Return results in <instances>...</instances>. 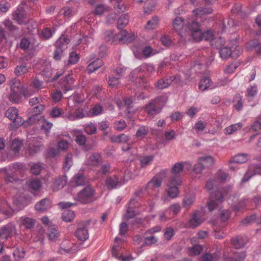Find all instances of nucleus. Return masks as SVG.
I'll use <instances>...</instances> for the list:
<instances>
[{
  "label": "nucleus",
  "mask_w": 261,
  "mask_h": 261,
  "mask_svg": "<svg viewBox=\"0 0 261 261\" xmlns=\"http://www.w3.org/2000/svg\"><path fill=\"white\" fill-rule=\"evenodd\" d=\"M225 43V40L221 37H215L211 41V45L214 48H222L221 46L224 45Z\"/></svg>",
  "instance_id": "41"
},
{
  "label": "nucleus",
  "mask_w": 261,
  "mask_h": 261,
  "mask_svg": "<svg viewBox=\"0 0 261 261\" xmlns=\"http://www.w3.org/2000/svg\"><path fill=\"white\" fill-rule=\"evenodd\" d=\"M148 128L146 126H140L137 130L136 136L139 139L144 138L148 133Z\"/></svg>",
  "instance_id": "40"
},
{
  "label": "nucleus",
  "mask_w": 261,
  "mask_h": 261,
  "mask_svg": "<svg viewBox=\"0 0 261 261\" xmlns=\"http://www.w3.org/2000/svg\"><path fill=\"white\" fill-rule=\"evenodd\" d=\"M219 54L220 57L223 59H226L229 57L232 58L231 50L227 47L221 48L219 50Z\"/></svg>",
  "instance_id": "42"
},
{
  "label": "nucleus",
  "mask_w": 261,
  "mask_h": 261,
  "mask_svg": "<svg viewBox=\"0 0 261 261\" xmlns=\"http://www.w3.org/2000/svg\"><path fill=\"white\" fill-rule=\"evenodd\" d=\"M190 36H192L194 40L199 41L202 39L203 32L199 29L189 34L188 37Z\"/></svg>",
  "instance_id": "56"
},
{
  "label": "nucleus",
  "mask_w": 261,
  "mask_h": 261,
  "mask_svg": "<svg viewBox=\"0 0 261 261\" xmlns=\"http://www.w3.org/2000/svg\"><path fill=\"white\" fill-rule=\"evenodd\" d=\"M142 53L143 56L147 58L155 55L158 53V51L156 50H153L150 46H146L143 48Z\"/></svg>",
  "instance_id": "48"
},
{
  "label": "nucleus",
  "mask_w": 261,
  "mask_h": 261,
  "mask_svg": "<svg viewBox=\"0 0 261 261\" xmlns=\"http://www.w3.org/2000/svg\"><path fill=\"white\" fill-rule=\"evenodd\" d=\"M212 83V81L209 77H204L200 81L199 89L202 91H204L210 87Z\"/></svg>",
  "instance_id": "36"
},
{
  "label": "nucleus",
  "mask_w": 261,
  "mask_h": 261,
  "mask_svg": "<svg viewBox=\"0 0 261 261\" xmlns=\"http://www.w3.org/2000/svg\"><path fill=\"white\" fill-rule=\"evenodd\" d=\"M122 183L119 180L117 175L110 176L106 178L105 181V186L108 189H113L116 188L117 186H120Z\"/></svg>",
  "instance_id": "14"
},
{
  "label": "nucleus",
  "mask_w": 261,
  "mask_h": 261,
  "mask_svg": "<svg viewBox=\"0 0 261 261\" xmlns=\"http://www.w3.org/2000/svg\"><path fill=\"white\" fill-rule=\"evenodd\" d=\"M193 13L197 16H201L205 14H211L213 12L212 9L210 7L206 8L200 7L194 10Z\"/></svg>",
  "instance_id": "34"
},
{
  "label": "nucleus",
  "mask_w": 261,
  "mask_h": 261,
  "mask_svg": "<svg viewBox=\"0 0 261 261\" xmlns=\"http://www.w3.org/2000/svg\"><path fill=\"white\" fill-rule=\"evenodd\" d=\"M37 140L38 139L37 138H34L32 140L33 143L32 146H30L28 147V150L30 154L33 155L40 150L42 144L40 142H37Z\"/></svg>",
  "instance_id": "25"
},
{
  "label": "nucleus",
  "mask_w": 261,
  "mask_h": 261,
  "mask_svg": "<svg viewBox=\"0 0 261 261\" xmlns=\"http://www.w3.org/2000/svg\"><path fill=\"white\" fill-rule=\"evenodd\" d=\"M128 16L127 14L121 15L118 20V27L119 29L124 28L128 23Z\"/></svg>",
  "instance_id": "44"
},
{
  "label": "nucleus",
  "mask_w": 261,
  "mask_h": 261,
  "mask_svg": "<svg viewBox=\"0 0 261 261\" xmlns=\"http://www.w3.org/2000/svg\"><path fill=\"white\" fill-rule=\"evenodd\" d=\"M115 242L117 244L114 245L112 249V255L115 258H117L118 257H120V255L121 253H123L122 249V247L119 244V243L122 242V240L121 239L118 238H116L115 239Z\"/></svg>",
  "instance_id": "21"
},
{
  "label": "nucleus",
  "mask_w": 261,
  "mask_h": 261,
  "mask_svg": "<svg viewBox=\"0 0 261 261\" xmlns=\"http://www.w3.org/2000/svg\"><path fill=\"white\" fill-rule=\"evenodd\" d=\"M91 221L87 220L79 224L75 232V236L78 240L85 241L89 238L88 228Z\"/></svg>",
  "instance_id": "7"
},
{
  "label": "nucleus",
  "mask_w": 261,
  "mask_h": 261,
  "mask_svg": "<svg viewBox=\"0 0 261 261\" xmlns=\"http://www.w3.org/2000/svg\"><path fill=\"white\" fill-rule=\"evenodd\" d=\"M112 2H116V4H114V7L118 13H122L126 10V7L123 3L121 2V0H111Z\"/></svg>",
  "instance_id": "46"
},
{
  "label": "nucleus",
  "mask_w": 261,
  "mask_h": 261,
  "mask_svg": "<svg viewBox=\"0 0 261 261\" xmlns=\"http://www.w3.org/2000/svg\"><path fill=\"white\" fill-rule=\"evenodd\" d=\"M96 127L94 124L90 123L85 125V130L88 135H93L96 132Z\"/></svg>",
  "instance_id": "60"
},
{
  "label": "nucleus",
  "mask_w": 261,
  "mask_h": 261,
  "mask_svg": "<svg viewBox=\"0 0 261 261\" xmlns=\"http://www.w3.org/2000/svg\"><path fill=\"white\" fill-rule=\"evenodd\" d=\"M94 193V190L88 186L74 196V199L83 204H88L95 200Z\"/></svg>",
  "instance_id": "2"
},
{
  "label": "nucleus",
  "mask_w": 261,
  "mask_h": 261,
  "mask_svg": "<svg viewBox=\"0 0 261 261\" xmlns=\"http://www.w3.org/2000/svg\"><path fill=\"white\" fill-rule=\"evenodd\" d=\"M117 34L114 35V32L111 31H108L105 32L104 37L107 41L115 42L118 39L116 37Z\"/></svg>",
  "instance_id": "52"
},
{
  "label": "nucleus",
  "mask_w": 261,
  "mask_h": 261,
  "mask_svg": "<svg viewBox=\"0 0 261 261\" xmlns=\"http://www.w3.org/2000/svg\"><path fill=\"white\" fill-rule=\"evenodd\" d=\"M10 86L11 91L9 95V99L13 103L20 102L22 95L24 97H29L31 95L27 88L24 87L20 81L17 79H12L10 82Z\"/></svg>",
  "instance_id": "1"
},
{
  "label": "nucleus",
  "mask_w": 261,
  "mask_h": 261,
  "mask_svg": "<svg viewBox=\"0 0 261 261\" xmlns=\"http://www.w3.org/2000/svg\"><path fill=\"white\" fill-rule=\"evenodd\" d=\"M167 210L171 214L172 217L177 215L181 210V206L179 203H174L171 204Z\"/></svg>",
  "instance_id": "43"
},
{
  "label": "nucleus",
  "mask_w": 261,
  "mask_h": 261,
  "mask_svg": "<svg viewBox=\"0 0 261 261\" xmlns=\"http://www.w3.org/2000/svg\"><path fill=\"white\" fill-rule=\"evenodd\" d=\"M103 65V61L100 59H97L96 60L90 63L87 67V71L88 73H91Z\"/></svg>",
  "instance_id": "20"
},
{
  "label": "nucleus",
  "mask_w": 261,
  "mask_h": 261,
  "mask_svg": "<svg viewBox=\"0 0 261 261\" xmlns=\"http://www.w3.org/2000/svg\"><path fill=\"white\" fill-rule=\"evenodd\" d=\"M155 6V2L153 0H150L146 4L144 7V12L145 13H149L153 11Z\"/></svg>",
  "instance_id": "59"
},
{
  "label": "nucleus",
  "mask_w": 261,
  "mask_h": 261,
  "mask_svg": "<svg viewBox=\"0 0 261 261\" xmlns=\"http://www.w3.org/2000/svg\"><path fill=\"white\" fill-rule=\"evenodd\" d=\"M21 142L17 139L14 140L11 145V149L15 152L16 153L19 151L21 147Z\"/></svg>",
  "instance_id": "62"
},
{
  "label": "nucleus",
  "mask_w": 261,
  "mask_h": 261,
  "mask_svg": "<svg viewBox=\"0 0 261 261\" xmlns=\"http://www.w3.org/2000/svg\"><path fill=\"white\" fill-rule=\"evenodd\" d=\"M41 124L40 126V127L41 129L44 130L46 133V135L48 136V132L49 130L53 126V124L48 121H47L46 120L44 119V118H42L41 122Z\"/></svg>",
  "instance_id": "54"
},
{
  "label": "nucleus",
  "mask_w": 261,
  "mask_h": 261,
  "mask_svg": "<svg viewBox=\"0 0 261 261\" xmlns=\"http://www.w3.org/2000/svg\"><path fill=\"white\" fill-rule=\"evenodd\" d=\"M72 164V154H68L66 157L65 163L63 166V168L65 171L69 170Z\"/></svg>",
  "instance_id": "55"
},
{
  "label": "nucleus",
  "mask_w": 261,
  "mask_h": 261,
  "mask_svg": "<svg viewBox=\"0 0 261 261\" xmlns=\"http://www.w3.org/2000/svg\"><path fill=\"white\" fill-rule=\"evenodd\" d=\"M101 162L100 155L99 153L95 152L91 154L89 159L86 161L88 166H97Z\"/></svg>",
  "instance_id": "16"
},
{
  "label": "nucleus",
  "mask_w": 261,
  "mask_h": 261,
  "mask_svg": "<svg viewBox=\"0 0 261 261\" xmlns=\"http://www.w3.org/2000/svg\"><path fill=\"white\" fill-rule=\"evenodd\" d=\"M172 81V77L161 79L155 84V86L159 89H163L168 87Z\"/></svg>",
  "instance_id": "26"
},
{
  "label": "nucleus",
  "mask_w": 261,
  "mask_h": 261,
  "mask_svg": "<svg viewBox=\"0 0 261 261\" xmlns=\"http://www.w3.org/2000/svg\"><path fill=\"white\" fill-rule=\"evenodd\" d=\"M232 245L237 249L243 247L246 242L244 241L242 238L236 237L231 239Z\"/></svg>",
  "instance_id": "38"
},
{
  "label": "nucleus",
  "mask_w": 261,
  "mask_h": 261,
  "mask_svg": "<svg viewBox=\"0 0 261 261\" xmlns=\"http://www.w3.org/2000/svg\"><path fill=\"white\" fill-rule=\"evenodd\" d=\"M30 68L25 64L17 65L14 70V73L17 76H22L29 72Z\"/></svg>",
  "instance_id": "29"
},
{
  "label": "nucleus",
  "mask_w": 261,
  "mask_h": 261,
  "mask_svg": "<svg viewBox=\"0 0 261 261\" xmlns=\"http://www.w3.org/2000/svg\"><path fill=\"white\" fill-rule=\"evenodd\" d=\"M60 236V232L57 226L51 225L48 228V238L53 241H55Z\"/></svg>",
  "instance_id": "24"
},
{
  "label": "nucleus",
  "mask_w": 261,
  "mask_h": 261,
  "mask_svg": "<svg viewBox=\"0 0 261 261\" xmlns=\"http://www.w3.org/2000/svg\"><path fill=\"white\" fill-rule=\"evenodd\" d=\"M202 222L201 216L198 213L193 215L192 218L189 221V226L192 228L198 227Z\"/></svg>",
  "instance_id": "23"
},
{
  "label": "nucleus",
  "mask_w": 261,
  "mask_h": 261,
  "mask_svg": "<svg viewBox=\"0 0 261 261\" xmlns=\"http://www.w3.org/2000/svg\"><path fill=\"white\" fill-rule=\"evenodd\" d=\"M248 160V155L246 153H239L235 155L231 160H230V163L235 162L239 164H243Z\"/></svg>",
  "instance_id": "31"
},
{
  "label": "nucleus",
  "mask_w": 261,
  "mask_h": 261,
  "mask_svg": "<svg viewBox=\"0 0 261 261\" xmlns=\"http://www.w3.org/2000/svg\"><path fill=\"white\" fill-rule=\"evenodd\" d=\"M70 41V40L67 36L62 35L56 42V48L65 50L67 48V45L69 43Z\"/></svg>",
  "instance_id": "17"
},
{
  "label": "nucleus",
  "mask_w": 261,
  "mask_h": 261,
  "mask_svg": "<svg viewBox=\"0 0 261 261\" xmlns=\"http://www.w3.org/2000/svg\"><path fill=\"white\" fill-rule=\"evenodd\" d=\"M116 37L119 41L122 42L123 43H128L134 40L136 36L134 34H128L126 30H121L117 34Z\"/></svg>",
  "instance_id": "11"
},
{
  "label": "nucleus",
  "mask_w": 261,
  "mask_h": 261,
  "mask_svg": "<svg viewBox=\"0 0 261 261\" xmlns=\"http://www.w3.org/2000/svg\"><path fill=\"white\" fill-rule=\"evenodd\" d=\"M195 197L192 195H188L184 197L182 200V205L186 208H190L194 203Z\"/></svg>",
  "instance_id": "39"
},
{
  "label": "nucleus",
  "mask_w": 261,
  "mask_h": 261,
  "mask_svg": "<svg viewBox=\"0 0 261 261\" xmlns=\"http://www.w3.org/2000/svg\"><path fill=\"white\" fill-rule=\"evenodd\" d=\"M126 126V124L124 120H121L115 123V129L118 131H122Z\"/></svg>",
  "instance_id": "64"
},
{
  "label": "nucleus",
  "mask_w": 261,
  "mask_h": 261,
  "mask_svg": "<svg viewBox=\"0 0 261 261\" xmlns=\"http://www.w3.org/2000/svg\"><path fill=\"white\" fill-rule=\"evenodd\" d=\"M13 16V19L19 24L25 23L28 21L24 11L21 7L17 9V10L14 12Z\"/></svg>",
  "instance_id": "12"
},
{
  "label": "nucleus",
  "mask_w": 261,
  "mask_h": 261,
  "mask_svg": "<svg viewBox=\"0 0 261 261\" xmlns=\"http://www.w3.org/2000/svg\"><path fill=\"white\" fill-rule=\"evenodd\" d=\"M256 174L261 175V166L251 165L249 167L248 171L244 175L242 181L243 182H247L252 176Z\"/></svg>",
  "instance_id": "10"
},
{
  "label": "nucleus",
  "mask_w": 261,
  "mask_h": 261,
  "mask_svg": "<svg viewBox=\"0 0 261 261\" xmlns=\"http://www.w3.org/2000/svg\"><path fill=\"white\" fill-rule=\"evenodd\" d=\"M163 104L160 102V98L158 97L148 103L145 107V111L150 115L158 114L161 111Z\"/></svg>",
  "instance_id": "9"
},
{
  "label": "nucleus",
  "mask_w": 261,
  "mask_h": 261,
  "mask_svg": "<svg viewBox=\"0 0 261 261\" xmlns=\"http://www.w3.org/2000/svg\"><path fill=\"white\" fill-rule=\"evenodd\" d=\"M63 114L61 109L58 107L53 108L49 113L50 116L52 118H57L61 116Z\"/></svg>",
  "instance_id": "61"
},
{
  "label": "nucleus",
  "mask_w": 261,
  "mask_h": 261,
  "mask_svg": "<svg viewBox=\"0 0 261 261\" xmlns=\"http://www.w3.org/2000/svg\"><path fill=\"white\" fill-rule=\"evenodd\" d=\"M173 29L185 40L187 39V27L186 25L185 19L181 17H176L172 22Z\"/></svg>",
  "instance_id": "3"
},
{
  "label": "nucleus",
  "mask_w": 261,
  "mask_h": 261,
  "mask_svg": "<svg viewBox=\"0 0 261 261\" xmlns=\"http://www.w3.org/2000/svg\"><path fill=\"white\" fill-rule=\"evenodd\" d=\"M153 155H146L140 159V165L141 167H145L149 165L153 160Z\"/></svg>",
  "instance_id": "47"
},
{
  "label": "nucleus",
  "mask_w": 261,
  "mask_h": 261,
  "mask_svg": "<svg viewBox=\"0 0 261 261\" xmlns=\"http://www.w3.org/2000/svg\"><path fill=\"white\" fill-rule=\"evenodd\" d=\"M42 118H44L43 117L40 116L39 114L35 113L30 116L27 120L25 122V123H28L29 124H31L34 123L36 122L40 121L41 122Z\"/></svg>",
  "instance_id": "50"
},
{
  "label": "nucleus",
  "mask_w": 261,
  "mask_h": 261,
  "mask_svg": "<svg viewBox=\"0 0 261 261\" xmlns=\"http://www.w3.org/2000/svg\"><path fill=\"white\" fill-rule=\"evenodd\" d=\"M72 181L76 186H82L86 184L87 179L83 173H77L72 177Z\"/></svg>",
  "instance_id": "22"
},
{
  "label": "nucleus",
  "mask_w": 261,
  "mask_h": 261,
  "mask_svg": "<svg viewBox=\"0 0 261 261\" xmlns=\"http://www.w3.org/2000/svg\"><path fill=\"white\" fill-rule=\"evenodd\" d=\"M184 169V165L181 163H176L171 169V176L170 183L171 185H181L182 181L180 177V173Z\"/></svg>",
  "instance_id": "6"
},
{
  "label": "nucleus",
  "mask_w": 261,
  "mask_h": 261,
  "mask_svg": "<svg viewBox=\"0 0 261 261\" xmlns=\"http://www.w3.org/2000/svg\"><path fill=\"white\" fill-rule=\"evenodd\" d=\"M147 235H150L149 236H146L144 238L145 244L147 245H151L153 244H155L158 241V238H156L152 234H147Z\"/></svg>",
  "instance_id": "58"
},
{
  "label": "nucleus",
  "mask_w": 261,
  "mask_h": 261,
  "mask_svg": "<svg viewBox=\"0 0 261 261\" xmlns=\"http://www.w3.org/2000/svg\"><path fill=\"white\" fill-rule=\"evenodd\" d=\"M21 225L23 226L26 229L32 228L36 223V220L31 217L23 216L20 218Z\"/></svg>",
  "instance_id": "19"
},
{
  "label": "nucleus",
  "mask_w": 261,
  "mask_h": 261,
  "mask_svg": "<svg viewBox=\"0 0 261 261\" xmlns=\"http://www.w3.org/2000/svg\"><path fill=\"white\" fill-rule=\"evenodd\" d=\"M51 206L50 200L48 198H44L38 202L35 206L36 211L39 212L46 211Z\"/></svg>",
  "instance_id": "15"
},
{
  "label": "nucleus",
  "mask_w": 261,
  "mask_h": 261,
  "mask_svg": "<svg viewBox=\"0 0 261 261\" xmlns=\"http://www.w3.org/2000/svg\"><path fill=\"white\" fill-rule=\"evenodd\" d=\"M130 139V137L124 134H121L117 136H113L111 137V141L114 143H127Z\"/></svg>",
  "instance_id": "27"
},
{
  "label": "nucleus",
  "mask_w": 261,
  "mask_h": 261,
  "mask_svg": "<svg viewBox=\"0 0 261 261\" xmlns=\"http://www.w3.org/2000/svg\"><path fill=\"white\" fill-rule=\"evenodd\" d=\"M180 185H171L170 183V179L168 185V188L167 190V193L169 197L171 198H175L179 194V191L177 187Z\"/></svg>",
  "instance_id": "18"
},
{
  "label": "nucleus",
  "mask_w": 261,
  "mask_h": 261,
  "mask_svg": "<svg viewBox=\"0 0 261 261\" xmlns=\"http://www.w3.org/2000/svg\"><path fill=\"white\" fill-rule=\"evenodd\" d=\"M109 7L105 5H97L95 8V13L96 15H101L105 12L109 11Z\"/></svg>",
  "instance_id": "51"
},
{
  "label": "nucleus",
  "mask_w": 261,
  "mask_h": 261,
  "mask_svg": "<svg viewBox=\"0 0 261 261\" xmlns=\"http://www.w3.org/2000/svg\"><path fill=\"white\" fill-rule=\"evenodd\" d=\"M16 227L13 222L9 223L0 228V238L7 240L14 235H17Z\"/></svg>",
  "instance_id": "5"
},
{
  "label": "nucleus",
  "mask_w": 261,
  "mask_h": 261,
  "mask_svg": "<svg viewBox=\"0 0 261 261\" xmlns=\"http://www.w3.org/2000/svg\"><path fill=\"white\" fill-rule=\"evenodd\" d=\"M67 177L66 176H62L57 178L54 184V190H58L63 188L66 184Z\"/></svg>",
  "instance_id": "30"
},
{
  "label": "nucleus",
  "mask_w": 261,
  "mask_h": 261,
  "mask_svg": "<svg viewBox=\"0 0 261 261\" xmlns=\"http://www.w3.org/2000/svg\"><path fill=\"white\" fill-rule=\"evenodd\" d=\"M203 250V247L198 244H196L192 247L188 249V253L190 255H197L201 253Z\"/></svg>",
  "instance_id": "32"
},
{
  "label": "nucleus",
  "mask_w": 261,
  "mask_h": 261,
  "mask_svg": "<svg viewBox=\"0 0 261 261\" xmlns=\"http://www.w3.org/2000/svg\"><path fill=\"white\" fill-rule=\"evenodd\" d=\"M159 19L157 17H153L151 19L148 21L145 25V28L147 30H153L155 29L158 25Z\"/></svg>",
  "instance_id": "45"
},
{
  "label": "nucleus",
  "mask_w": 261,
  "mask_h": 261,
  "mask_svg": "<svg viewBox=\"0 0 261 261\" xmlns=\"http://www.w3.org/2000/svg\"><path fill=\"white\" fill-rule=\"evenodd\" d=\"M199 29V24L198 22L196 21H192L191 22H189V25L187 27V31L188 32L187 36L189 34Z\"/></svg>",
  "instance_id": "53"
},
{
  "label": "nucleus",
  "mask_w": 261,
  "mask_h": 261,
  "mask_svg": "<svg viewBox=\"0 0 261 261\" xmlns=\"http://www.w3.org/2000/svg\"><path fill=\"white\" fill-rule=\"evenodd\" d=\"M233 106L236 110L240 111L243 108L242 98L239 95H236L233 100Z\"/></svg>",
  "instance_id": "57"
},
{
  "label": "nucleus",
  "mask_w": 261,
  "mask_h": 261,
  "mask_svg": "<svg viewBox=\"0 0 261 261\" xmlns=\"http://www.w3.org/2000/svg\"><path fill=\"white\" fill-rule=\"evenodd\" d=\"M242 126L243 125L241 122L232 124L225 128V133L227 135H231L237 130H240Z\"/></svg>",
  "instance_id": "33"
},
{
  "label": "nucleus",
  "mask_w": 261,
  "mask_h": 261,
  "mask_svg": "<svg viewBox=\"0 0 261 261\" xmlns=\"http://www.w3.org/2000/svg\"><path fill=\"white\" fill-rule=\"evenodd\" d=\"M62 218L63 221L69 222L73 220L74 218V213L71 210H65L62 215Z\"/></svg>",
  "instance_id": "37"
},
{
  "label": "nucleus",
  "mask_w": 261,
  "mask_h": 261,
  "mask_svg": "<svg viewBox=\"0 0 261 261\" xmlns=\"http://www.w3.org/2000/svg\"><path fill=\"white\" fill-rule=\"evenodd\" d=\"M211 196L213 199H216V202L214 199H212L207 202V206L208 210L212 212L218 207V202H222L224 200V194L222 191H216L214 193H211Z\"/></svg>",
  "instance_id": "8"
},
{
  "label": "nucleus",
  "mask_w": 261,
  "mask_h": 261,
  "mask_svg": "<svg viewBox=\"0 0 261 261\" xmlns=\"http://www.w3.org/2000/svg\"><path fill=\"white\" fill-rule=\"evenodd\" d=\"M13 254L15 259L18 261L24 257L25 252L23 248H16L13 251Z\"/></svg>",
  "instance_id": "49"
},
{
  "label": "nucleus",
  "mask_w": 261,
  "mask_h": 261,
  "mask_svg": "<svg viewBox=\"0 0 261 261\" xmlns=\"http://www.w3.org/2000/svg\"><path fill=\"white\" fill-rule=\"evenodd\" d=\"M41 186V182L38 179H34L31 180L29 187L32 189L36 191L39 190Z\"/></svg>",
  "instance_id": "63"
},
{
  "label": "nucleus",
  "mask_w": 261,
  "mask_h": 261,
  "mask_svg": "<svg viewBox=\"0 0 261 261\" xmlns=\"http://www.w3.org/2000/svg\"><path fill=\"white\" fill-rule=\"evenodd\" d=\"M246 257L244 252H236L232 256L227 257L225 261H243Z\"/></svg>",
  "instance_id": "35"
},
{
  "label": "nucleus",
  "mask_w": 261,
  "mask_h": 261,
  "mask_svg": "<svg viewBox=\"0 0 261 261\" xmlns=\"http://www.w3.org/2000/svg\"><path fill=\"white\" fill-rule=\"evenodd\" d=\"M5 116L12 121L13 125L18 127L24 123L22 118L18 116V111L14 107L9 108L5 113Z\"/></svg>",
  "instance_id": "4"
},
{
  "label": "nucleus",
  "mask_w": 261,
  "mask_h": 261,
  "mask_svg": "<svg viewBox=\"0 0 261 261\" xmlns=\"http://www.w3.org/2000/svg\"><path fill=\"white\" fill-rule=\"evenodd\" d=\"M162 181V178L156 176L153 177L141 190V191L143 190L146 191L148 189L153 190L155 188H158L161 187Z\"/></svg>",
  "instance_id": "13"
},
{
  "label": "nucleus",
  "mask_w": 261,
  "mask_h": 261,
  "mask_svg": "<svg viewBox=\"0 0 261 261\" xmlns=\"http://www.w3.org/2000/svg\"><path fill=\"white\" fill-rule=\"evenodd\" d=\"M204 168H208L214 165L215 159L212 156H204L198 158Z\"/></svg>",
  "instance_id": "28"
}]
</instances>
